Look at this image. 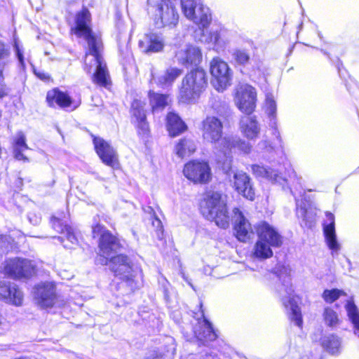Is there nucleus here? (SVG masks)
Listing matches in <instances>:
<instances>
[{"mask_svg":"<svg viewBox=\"0 0 359 359\" xmlns=\"http://www.w3.org/2000/svg\"><path fill=\"white\" fill-rule=\"evenodd\" d=\"M1 322H2V318H1V316H0V325L1 324Z\"/></svg>","mask_w":359,"mask_h":359,"instance_id":"obj_53","label":"nucleus"},{"mask_svg":"<svg viewBox=\"0 0 359 359\" xmlns=\"http://www.w3.org/2000/svg\"><path fill=\"white\" fill-rule=\"evenodd\" d=\"M1 116H2V112H1V110L0 109V118H1Z\"/></svg>","mask_w":359,"mask_h":359,"instance_id":"obj_52","label":"nucleus"},{"mask_svg":"<svg viewBox=\"0 0 359 359\" xmlns=\"http://www.w3.org/2000/svg\"><path fill=\"white\" fill-rule=\"evenodd\" d=\"M203 320L198 321V325L195 327L194 334L196 339L203 344L216 339L217 334L213 330L211 323L205 318L202 311Z\"/></svg>","mask_w":359,"mask_h":359,"instance_id":"obj_26","label":"nucleus"},{"mask_svg":"<svg viewBox=\"0 0 359 359\" xmlns=\"http://www.w3.org/2000/svg\"><path fill=\"white\" fill-rule=\"evenodd\" d=\"M201 135L204 141L214 145V149L222 162L223 156L227 161L231 157L233 140L230 136L223 137V124L215 116H207L201 123Z\"/></svg>","mask_w":359,"mask_h":359,"instance_id":"obj_2","label":"nucleus"},{"mask_svg":"<svg viewBox=\"0 0 359 359\" xmlns=\"http://www.w3.org/2000/svg\"><path fill=\"white\" fill-rule=\"evenodd\" d=\"M208 86L206 72L196 69L189 72L182 79L180 89V98L183 102H195Z\"/></svg>","mask_w":359,"mask_h":359,"instance_id":"obj_6","label":"nucleus"},{"mask_svg":"<svg viewBox=\"0 0 359 359\" xmlns=\"http://www.w3.org/2000/svg\"><path fill=\"white\" fill-rule=\"evenodd\" d=\"M35 265L26 259L14 258L8 260L4 266V273L13 278L27 277L34 273Z\"/></svg>","mask_w":359,"mask_h":359,"instance_id":"obj_11","label":"nucleus"},{"mask_svg":"<svg viewBox=\"0 0 359 359\" xmlns=\"http://www.w3.org/2000/svg\"><path fill=\"white\" fill-rule=\"evenodd\" d=\"M148 97L153 112L163 110L170 102L168 95L156 93L151 90L149 91Z\"/></svg>","mask_w":359,"mask_h":359,"instance_id":"obj_32","label":"nucleus"},{"mask_svg":"<svg viewBox=\"0 0 359 359\" xmlns=\"http://www.w3.org/2000/svg\"><path fill=\"white\" fill-rule=\"evenodd\" d=\"M276 102L272 94L267 93L266 95L264 110L268 116L271 118V125L276 128V122L275 121L276 115Z\"/></svg>","mask_w":359,"mask_h":359,"instance_id":"obj_36","label":"nucleus"},{"mask_svg":"<svg viewBox=\"0 0 359 359\" xmlns=\"http://www.w3.org/2000/svg\"><path fill=\"white\" fill-rule=\"evenodd\" d=\"M241 133L248 139L253 140L258 137L260 128L255 116H243L239 123Z\"/></svg>","mask_w":359,"mask_h":359,"instance_id":"obj_27","label":"nucleus"},{"mask_svg":"<svg viewBox=\"0 0 359 359\" xmlns=\"http://www.w3.org/2000/svg\"><path fill=\"white\" fill-rule=\"evenodd\" d=\"M183 172L187 179L194 183H207L211 177L210 168L205 162H189L185 165Z\"/></svg>","mask_w":359,"mask_h":359,"instance_id":"obj_12","label":"nucleus"},{"mask_svg":"<svg viewBox=\"0 0 359 359\" xmlns=\"http://www.w3.org/2000/svg\"><path fill=\"white\" fill-rule=\"evenodd\" d=\"M46 101L50 107H55L56 104L61 108L69 107L72 104L70 96L57 88L52 89L47 93Z\"/></svg>","mask_w":359,"mask_h":359,"instance_id":"obj_28","label":"nucleus"},{"mask_svg":"<svg viewBox=\"0 0 359 359\" xmlns=\"http://www.w3.org/2000/svg\"><path fill=\"white\" fill-rule=\"evenodd\" d=\"M90 14L83 9L76 15L74 34L78 37H83L88 43V51L86 53L84 69L87 73L93 74V81L101 86H107L109 83V74L106 63L101 55L102 41L100 38L93 32L90 27Z\"/></svg>","mask_w":359,"mask_h":359,"instance_id":"obj_1","label":"nucleus"},{"mask_svg":"<svg viewBox=\"0 0 359 359\" xmlns=\"http://www.w3.org/2000/svg\"><path fill=\"white\" fill-rule=\"evenodd\" d=\"M119 245L118 239L109 231L102 234L100 238L99 248L100 255L104 257L102 262L103 264H107L111 253L116 252L119 248Z\"/></svg>","mask_w":359,"mask_h":359,"instance_id":"obj_22","label":"nucleus"},{"mask_svg":"<svg viewBox=\"0 0 359 359\" xmlns=\"http://www.w3.org/2000/svg\"><path fill=\"white\" fill-rule=\"evenodd\" d=\"M230 181L233 184L235 190L242 194L246 198L252 201L255 198V191L250 183L249 176L243 171L233 172V179Z\"/></svg>","mask_w":359,"mask_h":359,"instance_id":"obj_18","label":"nucleus"},{"mask_svg":"<svg viewBox=\"0 0 359 359\" xmlns=\"http://www.w3.org/2000/svg\"><path fill=\"white\" fill-rule=\"evenodd\" d=\"M175 57L179 63L183 65H198L202 60L201 50L193 45H187L186 47L179 50Z\"/></svg>","mask_w":359,"mask_h":359,"instance_id":"obj_20","label":"nucleus"},{"mask_svg":"<svg viewBox=\"0 0 359 359\" xmlns=\"http://www.w3.org/2000/svg\"><path fill=\"white\" fill-rule=\"evenodd\" d=\"M10 54V51L8 47L5 44L0 41V60L7 57Z\"/></svg>","mask_w":359,"mask_h":359,"instance_id":"obj_45","label":"nucleus"},{"mask_svg":"<svg viewBox=\"0 0 359 359\" xmlns=\"http://www.w3.org/2000/svg\"><path fill=\"white\" fill-rule=\"evenodd\" d=\"M278 276L283 281L282 287L278 289L279 292L287 294L284 297L282 302L291 321L294 322L298 327H302V318L300 309L298 306V298L292 296L293 289L291 284V269L288 266L279 265L277 267Z\"/></svg>","mask_w":359,"mask_h":359,"instance_id":"obj_5","label":"nucleus"},{"mask_svg":"<svg viewBox=\"0 0 359 359\" xmlns=\"http://www.w3.org/2000/svg\"><path fill=\"white\" fill-rule=\"evenodd\" d=\"M306 213V208L305 205H302L299 204V201H297V215L298 217H300L303 219L305 218Z\"/></svg>","mask_w":359,"mask_h":359,"instance_id":"obj_46","label":"nucleus"},{"mask_svg":"<svg viewBox=\"0 0 359 359\" xmlns=\"http://www.w3.org/2000/svg\"><path fill=\"white\" fill-rule=\"evenodd\" d=\"M201 212L208 220L215 221L220 228L229 226V216L226 206V196L217 191H208L201 201Z\"/></svg>","mask_w":359,"mask_h":359,"instance_id":"obj_3","label":"nucleus"},{"mask_svg":"<svg viewBox=\"0 0 359 359\" xmlns=\"http://www.w3.org/2000/svg\"><path fill=\"white\" fill-rule=\"evenodd\" d=\"M144 106L145 103L139 100H135L131 105L132 121L137 125L139 133L142 135L147 134L149 131Z\"/></svg>","mask_w":359,"mask_h":359,"instance_id":"obj_21","label":"nucleus"},{"mask_svg":"<svg viewBox=\"0 0 359 359\" xmlns=\"http://www.w3.org/2000/svg\"><path fill=\"white\" fill-rule=\"evenodd\" d=\"M230 138L231 140H233L234 142L233 145L231 147V149L233 148L237 147L238 149L241 150L242 151H243L245 154H248L250 151L251 146L250 145L249 143H248L243 140H241L240 139L236 140V138H234L233 137H230Z\"/></svg>","mask_w":359,"mask_h":359,"instance_id":"obj_42","label":"nucleus"},{"mask_svg":"<svg viewBox=\"0 0 359 359\" xmlns=\"http://www.w3.org/2000/svg\"><path fill=\"white\" fill-rule=\"evenodd\" d=\"M2 70H3V67L0 65V74H1Z\"/></svg>","mask_w":359,"mask_h":359,"instance_id":"obj_51","label":"nucleus"},{"mask_svg":"<svg viewBox=\"0 0 359 359\" xmlns=\"http://www.w3.org/2000/svg\"><path fill=\"white\" fill-rule=\"evenodd\" d=\"M276 137H277V138H278V139H279V140H280V141H281V139H280V133H279V132H278V131H276Z\"/></svg>","mask_w":359,"mask_h":359,"instance_id":"obj_50","label":"nucleus"},{"mask_svg":"<svg viewBox=\"0 0 359 359\" xmlns=\"http://www.w3.org/2000/svg\"><path fill=\"white\" fill-rule=\"evenodd\" d=\"M53 229L62 234L57 239L63 243L65 248H70L72 245L78 243V238L73 228L67 224H64L62 221L59 218L53 217L51 219Z\"/></svg>","mask_w":359,"mask_h":359,"instance_id":"obj_17","label":"nucleus"},{"mask_svg":"<svg viewBox=\"0 0 359 359\" xmlns=\"http://www.w3.org/2000/svg\"><path fill=\"white\" fill-rule=\"evenodd\" d=\"M210 72L212 76V84L217 91H223L231 85L232 71L229 65L219 57L210 61Z\"/></svg>","mask_w":359,"mask_h":359,"instance_id":"obj_9","label":"nucleus"},{"mask_svg":"<svg viewBox=\"0 0 359 359\" xmlns=\"http://www.w3.org/2000/svg\"><path fill=\"white\" fill-rule=\"evenodd\" d=\"M252 172L256 177L265 178L271 182H278L279 173L270 168H266L259 165H252Z\"/></svg>","mask_w":359,"mask_h":359,"instance_id":"obj_33","label":"nucleus"},{"mask_svg":"<svg viewBox=\"0 0 359 359\" xmlns=\"http://www.w3.org/2000/svg\"><path fill=\"white\" fill-rule=\"evenodd\" d=\"M344 294L345 292L341 290H325L323 293V298L327 303L331 304Z\"/></svg>","mask_w":359,"mask_h":359,"instance_id":"obj_41","label":"nucleus"},{"mask_svg":"<svg viewBox=\"0 0 359 359\" xmlns=\"http://www.w3.org/2000/svg\"><path fill=\"white\" fill-rule=\"evenodd\" d=\"M29 149L26 144V137L22 132H18L13 143V155L15 159L18 161H27V158L24 152Z\"/></svg>","mask_w":359,"mask_h":359,"instance_id":"obj_30","label":"nucleus"},{"mask_svg":"<svg viewBox=\"0 0 359 359\" xmlns=\"http://www.w3.org/2000/svg\"><path fill=\"white\" fill-rule=\"evenodd\" d=\"M323 316L325 324L329 327L334 328L341 323L337 313L330 307L325 308Z\"/></svg>","mask_w":359,"mask_h":359,"instance_id":"obj_37","label":"nucleus"},{"mask_svg":"<svg viewBox=\"0 0 359 359\" xmlns=\"http://www.w3.org/2000/svg\"><path fill=\"white\" fill-rule=\"evenodd\" d=\"M233 213L235 235L240 241L247 242L252 235L251 224L238 208H234Z\"/></svg>","mask_w":359,"mask_h":359,"instance_id":"obj_16","label":"nucleus"},{"mask_svg":"<svg viewBox=\"0 0 359 359\" xmlns=\"http://www.w3.org/2000/svg\"><path fill=\"white\" fill-rule=\"evenodd\" d=\"M257 237L259 240L274 248L280 247L283 244V237L278 230L265 221L259 222L255 226Z\"/></svg>","mask_w":359,"mask_h":359,"instance_id":"obj_15","label":"nucleus"},{"mask_svg":"<svg viewBox=\"0 0 359 359\" xmlns=\"http://www.w3.org/2000/svg\"><path fill=\"white\" fill-rule=\"evenodd\" d=\"M36 75L43 81H47L50 79L49 75L45 72H37Z\"/></svg>","mask_w":359,"mask_h":359,"instance_id":"obj_49","label":"nucleus"},{"mask_svg":"<svg viewBox=\"0 0 359 359\" xmlns=\"http://www.w3.org/2000/svg\"><path fill=\"white\" fill-rule=\"evenodd\" d=\"M139 46L144 53H157L163 50L164 41L161 36L154 33H149L144 34L143 38L140 40Z\"/></svg>","mask_w":359,"mask_h":359,"instance_id":"obj_25","label":"nucleus"},{"mask_svg":"<svg viewBox=\"0 0 359 359\" xmlns=\"http://www.w3.org/2000/svg\"><path fill=\"white\" fill-rule=\"evenodd\" d=\"M272 248L273 247L258 238L253 247L252 256L259 259L270 258L273 256Z\"/></svg>","mask_w":359,"mask_h":359,"instance_id":"obj_34","label":"nucleus"},{"mask_svg":"<svg viewBox=\"0 0 359 359\" xmlns=\"http://www.w3.org/2000/svg\"><path fill=\"white\" fill-rule=\"evenodd\" d=\"M321 345L327 352L332 355H338L342 348L341 339L334 334L323 337L321 339Z\"/></svg>","mask_w":359,"mask_h":359,"instance_id":"obj_29","label":"nucleus"},{"mask_svg":"<svg viewBox=\"0 0 359 359\" xmlns=\"http://www.w3.org/2000/svg\"><path fill=\"white\" fill-rule=\"evenodd\" d=\"M348 316L355 328V334L359 337V312L355 305L348 301L346 304Z\"/></svg>","mask_w":359,"mask_h":359,"instance_id":"obj_38","label":"nucleus"},{"mask_svg":"<svg viewBox=\"0 0 359 359\" xmlns=\"http://www.w3.org/2000/svg\"><path fill=\"white\" fill-rule=\"evenodd\" d=\"M182 73V71L176 67H170L166 69L163 75L156 78L155 69L152 67L150 69L151 79L149 83L151 85L156 83L158 86L164 88L172 84L175 80Z\"/></svg>","mask_w":359,"mask_h":359,"instance_id":"obj_23","label":"nucleus"},{"mask_svg":"<svg viewBox=\"0 0 359 359\" xmlns=\"http://www.w3.org/2000/svg\"><path fill=\"white\" fill-rule=\"evenodd\" d=\"M148 13L157 28H173L179 22L176 8L177 0H159L153 3L148 0Z\"/></svg>","mask_w":359,"mask_h":359,"instance_id":"obj_4","label":"nucleus"},{"mask_svg":"<svg viewBox=\"0 0 359 359\" xmlns=\"http://www.w3.org/2000/svg\"><path fill=\"white\" fill-rule=\"evenodd\" d=\"M109 266L114 275L123 280L121 283L122 286L126 285L131 292L140 287V271L137 268L133 269L131 261L128 257L123 255L111 257Z\"/></svg>","mask_w":359,"mask_h":359,"instance_id":"obj_7","label":"nucleus"},{"mask_svg":"<svg viewBox=\"0 0 359 359\" xmlns=\"http://www.w3.org/2000/svg\"><path fill=\"white\" fill-rule=\"evenodd\" d=\"M232 57L236 64L245 66L250 60V54L246 49L236 48L233 50Z\"/></svg>","mask_w":359,"mask_h":359,"instance_id":"obj_39","label":"nucleus"},{"mask_svg":"<svg viewBox=\"0 0 359 359\" xmlns=\"http://www.w3.org/2000/svg\"><path fill=\"white\" fill-rule=\"evenodd\" d=\"M219 37L220 34L217 31L212 32L210 33V41L215 44H218L219 43Z\"/></svg>","mask_w":359,"mask_h":359,"instance_id":"obj_47","label":"nucleus"},{"mask_svg":"<svg viewBox=\"0 0 359 359\" xmlns=\"http://www.w3.org/2000/svg\"><path fill=\"white\" fill-rule=\"evenodd\" d=\"M34 298L41 308H50L58 304L55 286L50 283L37 285L34 288Z\"/></svg>","mask_w":359,"mask_h":359,"instance_id":"obj_14","label":"nucleus"},{"mask_svg":"<svg viewBox=\"0 0 359 359\" xmlns=\"http://www.w3.org/2000/svg\"><path fill=\"white\" fill-rule=\"evenodd\" d=\"M168 348L165 352H163L161 356L156 355L151 359H171L175 353L176 346L175 344L174 339L172 337L167 338Z\"/></svg>","mask_w":359,"mask_h":359,"instance_id":"obj_40","label":"nucleus"},{"mask_svg":"<svg viewBox=\"0 0 359 359\" xmlns=\"http://www.w3.org/2000/svg\"><path fill=\"white\" fill-rule=\"evenodd\" d=\"M14 48H15V51L18 60L19 61V63L20 64L21 67H24L25 62H24V56H23V49L22 48V46H20L17 41H15Z\"/></svg>","mask_w":359,"mask_h":359,"instance_id":"obj_43","label":"nucleus"},{"mask_svg":"<svg viewBox=\"0 0 359 359\" xmlns=\"http://www.w3.org/2000/svg\"><path fill=\"white\" fill-rule=\"evenodd\" d=\"M325 215L326 221L323 224V232L326 243L330 250L333 252H338L340 247L337 241L334 227V216L332 213L329 212H327Z\"/></svg>","mask_w":359,"mask_h":359,"instance_id":"obj_24","label":"nucleus"},{"mask_svg":"<svg viewBox=\"0 0 359 359\" xmlns=\"http://www.w3.org/2000/svg\"><path fill=\"white\" fill-rule=\"evenodd\" d=\"M182 11L184 16L195 24L206 28L212 20L209 8L201 0H181Z\"/></svg>","mask_w":359,"mask_h":359,"instance_id":"obj_8","label":"nucleus"},{"mask_svg":"<svg viewBox=\"0 0 359 359\" xmlns=\"http://www.w3.org/2000/svg\"><path fill=\"white\" fill-rule=\"evenodd\" d=\"M93 144L96 153L102 163L113 169L119 168L118 154L109 142L101 137H94Z\"/></svg>","mask_w":359,"mask_h":359,"instance_id":"obj_13","label":"nucleus"},{"mask_svg":"<svg viewBox=\"0 0 359 359\" xmlns=\"http://www.w3.org/2000/svg\"><path fill=\"white\" fill-rule=\"evenodd\" d=\"M167 128L170 135L175 137L185 131L187 126L177 114L169 113L167 116Z\"/></svg>","mask_w":359,"mask_h":359,"instance_id":"obj_31","label":"nucleus"},{"mask_svg":"<svg viewBox=\"0 0 359 359\" xmlns=\"http://www.w3.org/2000/svg\"><path fill=\"white\" fill-rule=\"evenodd\" d=\"M234 102L241 111L251 114L256 108L257 90L250 85L242 84L237 87Z\"/></svg>","mask_w":359,"mask_h":359,"instance_id":"obj_10","label":"nucleus"},{"mask_svg":"<svg viewBox=\"0 0 359 359\" xmlns=\"http://www.w3.org/2000/svg\"><path fill=\"white\" fill-rule=\"evenodd\" d=\"M106 231H107L104 230V227L99 224H97L93 226L92 232H93V237H96L98 236H100V237H101L102 234Z\"/></svg>","mask_w":359,"mask_h":359,"instance_id":"obj_44","label":"nucleus"},{"mask_svg":"<svg viewBox=\"0 0 359 359\" xmlns=\"http://www.w3.org/2000/svg\"><path fill=\"white\" fill-rule=\"evenodd\" d=\"M8 95V89L6 85L0 82V99Z\"/></svg>","mask_w":359,"mask_h":359,"instance_id":"obj_48","label":"nucleus"},{"mask_svg":"<svg viewBox=\"0 0 359 359\" xmlns=\"http://www.w3.org/2000/svg\"><path fill=\"white\" fill-rule=\"evenodd\" d=\"M196 146L195 142L191 139H182L175 146V154L180 158L189 156L196 150Z\"/></svg>","mask_w":359,"mask_h":359,"instance_id":"obj_35","label":"nucleus"},{"mask_svg":"<svg viewBox=\"0 0 359 359\" xmlns=\"http://www.w3.org/2000/svg\"><path fill=\"white\" fill-rule=\"evenodd\" d=\"M0 299L7 303L20 306L23 301V294L15 284L0 280Z\"/></svg>","mask_w":359,"mask_h":359,"instance_id":"obj_19","label":"nucleus"},{"mask_svg":"<svg viewBox=\"0 0 359 359\" xmlns=\"http://www.w3.org/2000/svg\"><path fill=\"white\" fill-rule=\"evenodd\" d=\"M79 104H76L74 106V109L78 107Z\"/></svg>","mask_w":359,"mask_h":359,"instance_id":"obj_54","label":"nucleus"}]
</instances>
